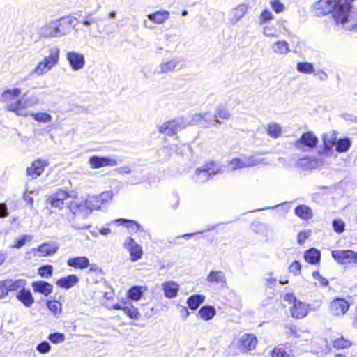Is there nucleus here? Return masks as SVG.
Listing matches in <instances>:
<instances>
[{
	"label": "nucleus",
	"mask_w": 357,
	"mask_h": 357,
	"mask_svg": "<svg viewBox=\"0 0 357 357\" xmlns=\"http://www.w3.org/2000/svg\"><path fill=\"white\" fill-rule=\"evenodd\" d=\"M354 0H319L314 6L317 15H326L333 11V17L337 24L347 30L357 26V9L351 11Z\"/></svg>",
	"instance_id": "f257e3e1"
},
{
	"label": "nucleus",
	"mask_w": 357,
	"mask_h": 357,
	"mask_svg": "<svg viewBox=\"0 0 357 357\" xmlns=\"http://www.w3.org/2000/svg\"><path fill=\"white\" fill-rule=\"evenodd\" d=\"M21 92L20 88L7 89L0 95V102L4 105L6 109L18 116L24 114L20 109L22 98H19Z\"/></svg>",
	"instance_id": "f03ea898"
},
{
	"label": "nucleus",
	"mask_w": 357,
	"mask_h": 357,
	"mask_svg": "<svg viewBox=\"0 0 357 357\" xmlns=\"http://www.w3.org/2000/svg\"><path fill=\"white\" fill-rule=\"evenodd\" d=\"M60 50L57 47L48 50L47 55L36 65L31 74L41 77L47 73L53 67L56 66L59 61Z\"/></svg>",
	"instance_id": "7ed1b4c3"
},
{
	"label": "nucleus",
	"mask_w": 357,
	"mask_h": 357,
	"mask_svg": "<svg viewBox=\"0 0 357 357\" xmlns=\"http://www.w3.org/2000/svg\"><path fill=\"white\" fill-rule=\"evenodd\" d=\"M221 167L213 162L206 163L198 167L193 176L194 180L197 183H203L211 178L213 176L221 172Z\"/></svg>",
	"instance_id": "20e7f679"
},
{
	"label": "nucleus",
	"mask_w": 357,
	"mask_h": 357,
	"mask_svg": "<svg viewBox=\"0 0 357 357\" xmlns=\"http://www.w3.org/2000/svg\"><path fill=\"white\" fill-rule=\"evenodd\" d=\"M68 208L73 214V225L77 229H84L88 227L86 225L79 226L77 224L76 219L78 218L86 219L90 215V211L86 208L84 202H78L77 200L66 202Z\"/></svg>",
	"instance_id": "39448f33"
},
{
	"label": "nucleus",
	"mask_w": 357,
	"mask_h": 357,
	"mask_svg": "<svg viewBox=\"0 0 357 357\" xmlns=\"http://www.w3.org/2000/svg\"><path fill=\"white\" fill-rule=\"evenodd\" d=\"M26 285L24 279H6L0 281V299L8 296L9 291H20Z\"/></svg>",
	"instance_id": "423d86ee"
},
{
	"label": "nucleus",
	"mask_w": 357,
	"mask_h": 357,
	"mask_svg": "<svg viewBox=\"0 0 357 357\" xmlns=\"http://www.w3.org/2000/svg\"><path fill=\"white\" fill-rule=\"evenodd\" d=\"M331 255L340 264L354 262L357 265V252L351 250H335L332 251Z\"/></svg>",
	"instance_id": "0eeeda50"
},
{
	"label": "nucleus",
	"mask_w": 357,
	"mask_h": 357,
	"mask_svg": "<svg viewBox=\"0 0 357 357\" xmlns=\"http://www.w3.org/2000/svg\"><path fill=\"white\" fill-rule=\"evenodd\" d=\"M319 139L312 132H306L294 142V146L299 150H304L305 147L313 149L317 146Z\"/></svg>",
	"instance_id": "6e6552de"
},
{
	"label": "nucleus",
	"mask_w": 357,
	"mask_h": 357,
	"mask_svg": "<svg viewBox=\"0 0 357 357\" xmlns=\"http://www.w3.org/2000/svg\"><path fill=\"white\" fill-rule=\"evenodd\" d=\"M261 162V160L253 157H244L241 159L234 158L228 164V168L231 171H235L238 169L252 167Z\"/></svg>",
	"instance_id": "1a4fd4ad"
},
{
	"label": "nucleus",
	"mask_w": 357,
	"mask_h": 357,
	"mask_svg": "<svg viewBox=\"0 0 357 357\" xmlns=\"http://www.w3.org/2000/svg\"><path fill=\"white\" fill-rule=\"evenodd\" d=\"M349 306V303L345 299L337 298L331 302L328 311L332 316L341 317L346 314Z\"/></svg>",
	"instance_id": "9d476101"
},
{
	"label": "nucleus",
	"mask_w": 357,
	"mask_h": 357,
	"mask_svg": "<svg viewBox=\"0 0 357 357\" xmlns=\"http://www.w3.org/2000/svg\"><path fill=\"white\" fill-rule=\"evenodd\" d=\"M185 126L183 124V121L177 119L165 122L161 126L159 127V132L160 133L173 136L176 134L177 131L184 128Z\"/></svg>",
	"instance_id": "9b49d317"
},
{
	"label": "nucleus",
	"mask_w": 357,
	"mask_h": 357,
	"mask_svg": "<svg viewBox=\"0 0 357 357\" xmlns=\"http://www.w3.org/2000/svg\"><path fill=\"white\" fill-rule=\"evenodd\" d=\"M56 22L61 37L70 33L71 29L78 24L79 21L74 17H66L56 20Z\"/></svg>",
	"instance_id": "f8f14e48"
},
{
	"label": "nucleus",
	"mask_w": 357,
	"mask_h": 357,
	"mask_svg": "<svg viewBox=\"0 0 357 357\" xmlns=\"http://www.w3.org/2000/svg\"><path fill=\"white\" fill-rule=\"evenodd\" d=\"M124 248L129 252L130 255V260L132 261H137L141 259L142 256V247L138 245L133 238L128 237L124 242Z\"/></svg>",
	"instance_id": "ddd939ff"
},
{
	"label": "nucleus",
	"mask_w": 357,
	"mask_h": 357,
	"mask_svg": "<svg viewBox=\"0 0 357 357\" xmlns=\"http://www.w3.org/2000/svg\"><path fill=\"white\" fill-rule=\"evenodd\" d=\"M180 59L172 58L162 62L154 70L156 74H168L179 68Z\"/></svg>",
	"instance_id": "4468645a"
},
{
	"label": "nucleus",
	"mask_w": 357,
	"mask_h": 357,
	"mask_svg": "<svg viewBox=\"0 0 357 357\" xmlns=\"http://www.w3.org/2000/svg\"><path fill=\"white\" fill-rule=\"evenodd\" d=\"M66 59L73 70L77 71L84 68L85 59L84 54L75 52H68L66 54Z\"/></svg>",
	"instance_id": "2eb2a0df"
},
{
	"label": "nucleus",
	"mask_w": 357,
	"mask_h": 357,
	"mask_svg": "<svg viewBox=\"0 0 357 357\" xmlns=\"http://www.w3.org/2000/svg\"><path fill=\"white\" fill-rule=\"evenodd\" d=\"M38 34L45 38L60 37L56 20H52L40 27Z\"/></svg>",
	"instance_id": "dca6fc26"
},
{
	"label": "nucleus",
	"mask_w": 357,
	"mask_h": 357,
	"mask_svg": "<svg viewBox=\"0 0 357 357\" xmlns=\"http://www.w3.org/2000/svg\"><path fill=\"white\" fill-rule=\"evenodd\" d=\"M89 163L92 168L98 169L102 167L115 166L117 165V161L111 158L92 156L89 158Z\"/></svg>",
	"instance_id": "f3484780"
},
{
	"label": "nucleus",
	"mask_w": 357,
	"mask_h": 357,
	"mask_svg": "<svg viewBox=\"0 0 357 357\" xmlns=\"http://www.w3.org/2000/svg\"><path fill=\"white\" fill-rule=\"evenodd\" d=\"M192 120L194 122L204 124L206 126L209 124L215 126L217 124H220L221 121L219 119H215L214 118V114L211 112H204V113H197L193 115Z\"/></svg>",
	"instance_id": "a211bd4d"
},
{
	"label": "nucleus",
	"mask_w": 357,
	"mask_h": 357,
	"mask_svg": "<svg viewBox=\"0 0 357 357\" xmlns=\"http://www.w3.org/2000/svg\"><path fill=\"white\" fill-rule=\"evenodd\" d=\"M337 140V133L334 130H331L322 135V141L324 144L323 152L328 155L329 152L333 151V147L335 145Z\"/></svg>",
	"instance_id": "6ab92c4d"
},
{
	"label": "nucleus",
	"mask_w": 357,
	"mask_h": 357,
	"mask_svg": "<svg viewBox=\"0 0 357 357\" xmlns=\"http://www.w3.org/2000/svg\"><path fill=\"white\" fill-rule=\"evenodd\" d=\"M48 165V162L45 160L38 159L35 160L31 167L26 169L27 175L32 178H36L40 176L44 172V168Z\"/></svg>",
	"instance_id": "aec40b11"
},
{
	"label": "nucleus",
	"mask_w": 357,
	"mask_h": 357,
	"mask_svg": "<svg viewBox=\"0 0 357 357\" xmlns=\"http://www.w3.org/2000/svg\"><path fill=\"white\" fill-rule=\"evenodd\" d=\"M322 160L317 158H302L298 160L296 165L303 169H314L322 165Z\"/></svg>",
	"instance_id": "412c9836"
},
{
	"label": "nucleus",
	"mask_w": 357,
	"mask_h": 357,
	"mask_svg": "<svg viewBox=\"0 0 357 357\" xmlns=\"http://www.w3.org/2000/svg\"><path fill=\"white\" fill-rule=\"evenodd\" d=\"M59 246L54 243H44L37 249H33L34 256L45 257L52 255L57 252Z\"/></svg>",
	"instance_id": "4be33fe9"
},
{
	"label": "nucleus",
	"mask_w": 357,
	"mask_h": 357,
	"mask_svg": "<svg viewBox=\"0 0 357 357\" xmlns=\"http://www.w3.org/2000/svg\"><path fill=\"white\" fill-rule=\"evenodd\" d=\"M68 194L67 192L59 190L57 192L52 195L48 198V202L52 207L61 209L66 204L64 201L68 198Z\"/></svg>",
	"instance_id": "5701e85b"
},
{
	"label": "nucleus",
	"mask_w": 357,
	"mask_h": 357,
	"mask_svg": "<svg viewBox=\"0 0 357 357\" xmlns=\"http://www.w3.org/2000/svg\"><path fill=\"white\" fill-rule=\"evenodd\" d=\"M248 9V7L245 4H240L233 8L229 13V24L235 25L247 13Z\"/></svg>",
	"instance_id": "b1692460"
},
{
	"label": "nucleus",
	"mask_w": 357,
	"mask_h": 357,
	"mask_svg": "<svg viewBox=\"0 0 357 357\" xmlns=\"http://www.w3.org/2000/svg\"><path fill=\"white\" fill-rule=\"evenodd\" d=\"M290 312L293 317L301 319L307 316L308 310L305 303L297 301L290 308Z\"/></svg>",
	"instance_id": "393cba45"
},
{
	"label": "nucleus",
	"mask_w": 357,
	"mask_h": 357,
	"mask_svg": "<svg viewBox=\"0 0 357 357\" xmlns=\"http://www.w3.org/2000/svg\"><path fill=\"white\" fill-rule=\"evenodd\" d=\"M16 298L26 307H31L34 303L31 291L26 289L25 287H23L17 293Z\"/></svg>",
	"instance_id": "a878e982"
},
{
	"label": "nucleus",
	"mask_w": 357,
	"mask_h": 357,
	"mask_svg": "<svg viewBox=\"0 0 357 357\" xmlns=\"http://www.w3.org/2000/svg\"><path fill=\"white\" fill-rule=\"evenodd\" d=\"M39 102H40L39 98L35 95H32L29 97H27L24 100L22 99L20 109L22 111V113H23L24 114H20V116H26L29 114L28 112L26 111V108L34 107V106L38 105Z\"/></svg>",
	"instance_id": "bb28decb"
},
{
	"label": "nucleus",
	"mask_w": 357,
	"mask_h": 357,
	"mask_svg": "<svg viewBox=\"0 0 357 357\" xmlns=\"http://www.w3.org/2000/svg\"><path fill=\"white\" fill-rule=\"evenodd\" d=\"M170 13L167 10H158L147 15L148 18L156 24L165 23L169 17Z\"/></svg>",
	"instance_id": "cd10ccee"
},
{
	"label": "nucleus",
	"mask_w": 357,
	"mask_h": 357,
	"mask_svg": "<svg viewBox=\"0 0 357 357\" xmlns=\"http://www.w3.org/2000/svg\"><path fill=\"white\" fill-rule=\"evenodd\" d=\"M272 51L280 55H286L290 52L289 45L285 40H278L271 46Z\"/></svg>",
	"instance_id": "c85d7f7f"
},
{
	"label": "nucleus",
	"mask_w": 357,
	"mask_h": 357,
	"mask_svg": "<svg viewBox=\"0 0 357 357\" xmlns=\"http://www.w3.org/2000/svg\"><path fill=\"white\" fill-rule=\"evenodd\" d=\"M34 291L47 296L52 292V285L45 281H37L32 283Z\"/></svg>",
	"instance_id": "c756f323"
},
{
	"label": "nucleus",
	"mask_w": 357,
	"mask_h": 357,
	"mask_svg": "<svg viewBox=\"0 0 357 357\" xmlns=\"http://www.w3.org/2000/svg\"><path fill=\"white\" fill-rule=\"evenodd\" d=\"M162 288L165 296L169 298L176 297L179 289L178 284L174 281H169L164 283L162 284Z\"/></svg>",
	"instance_id": "7c9ffc66"
},
{
	"label": "nucleus",
	"mask_w": 357,
	"mask_h": 357,
	"mask_svg": "<svg viewBox=\"0 0 357 357\" xmlns=\"http://www.w3.org/2000/svg\"><path fill=\"white\" fill-rule=\"evenodd\" d=\"M67 264L70 267L84 269L89 266V261L86 257H77L70 258L67 261Z\"/></svg>",
	"instance_id": "2f4dec72"
},
{
	"label": "nucleus",
	"mask_w": 357,
	"mask_h": 357,
	"mask_svg": "<svg viewBox=\"0 0 357 357\" xmlns=\"http://www.w3.org/2000/svg\"><path fill=\"white\" fill-rule=\"evenodd\" d=\"M257 344V337L252 334H245L241 338V345L243 349L252 350Z\"/></svg>",
	"instance_id": "473e14b6"
},
{
	"label": "nucleus",
	"mask_w": 357,
	"mask_h": 357,
	"mask_svg": "<svg viewBox=\"0 0 357 357\" xmlns=\"http://www.w3.org/2000/svg\"><path fill=\"white\" fill-rule=\"evenodd\" d=\"M79 282V278L75 275H69L61 278L56 282V284L61 288L70 289Z\"/></svg>",
	"instance_id": "72a5a7b5"
},
{
	"label": "nucleus",
	"mask_w": 357,
	"mask_h": 357,
	"mask_svg": "<svg viewBox=\"0 0 357 357\" xmlns=\"http://www.w3.org/2000/svg\"><path fill=\"white\" fill-rule=\"evenodd\" d=\"M206 280L216 284H225L227 281L225 273L221 271H211L206 277Z\"/></svg>",
	"instance_id": "f704fd0d"
},
{
	"label": "nucleus",
	"mask_w": 357,
	"mask_h": 357,
	"mask_svg": "<svg viewBox=\"0 0 357 357\" xmlns=\"http://www.w3.org/2000/svg\"><path fill=\"white\" fill-rule=\"evenodd\" d=\"M266 130L267 134L273 138H278L282 134V129L280 124L271 122L266 126Z\"/></svg>",
	"instance_id": "c9c22d12"
},
{
	"label": "nucleus",
	"mask_w": 357,
	"mask_h": 357,
	"mask_svg": "<svg viewBox=\"0 0 357 357\" xmlns=\"http://www.w3.org/2000/svg\"><path fill=\"white\" fill-rule=\"evenodd\" d=\"M84 204L86 208L90 211V214L93 210H98L102 205V201L99 199L98 196H88Z\"/></svg>",
	"instance_id": "e433bc0d"
},
{
	"label": "nucleus",
	"mask_w": 357,
	"mask_h": 357,
	"mask_svg": "<svg viewBox=\"0 0 357 357\" xmlns=\"http://www.w3.org/2000/svg\"><path fill=\"white\" fill-rule=\"evenodd\" d=\"M231 114L226 106L219 105L215 112L214 118L215 119L228 120L231 118Z\"/></svg>",
	"instance_id": "4c0bfd02"
},
{
	"label": "nucleus",
	"mask_w": 357,
	"mask_h": 357,
	"mask_svg": "<svg viewBox=\"0 0 357 357\" xmlns=\"http://www.w3.org/2000/svg\"><path fill=\"white\" fill-rule=\"evenodd\" d=\"M305 260L312 264L318 263L320 260V252L315 248H311L305 253Z\"/></svg>",
	"instance_id": "58836bf2"
},
{
	"label": "nucleus",
	"mask_w": 357,
	"mask_h": 357,
	"mask_svg": "<svg viewBox=\"0 0 357 357\" xmlns=\"http://www.w3.org/2000/svg\"><path fill=\"white\" fill-rule=\"evenodd\" d=\"M295 214L303 220L312 218V212L310 207L305 205H301L295 208Z\"/></svg>",
	"instance_id": "ea45409f"
},
{
	"label": "nucleus",
	"mask_w": 357,
	"mask_h": 357,
	"mask_svg": "<svg viewBox=\"0 0 357 357\" xmlns=\"http://www.w3.org/2000/svg\"><path fill=\"white\" fill-rule=\"evenodd\" d=\"M352 342L350 340L344 338L343 336L336 338L333 341V346L337 349H344L351 347Z\"/></svg>",
	"instance_id": "a19ab883"
},
{
	"label": "nucleus",
	"mask_w": 357,
	"mask_h": 357,
	"mask_svg": "<svg viewBox=\"0 0 357 357\" xmlns=\"http://www.w3.org/2000/svg\"><path fill=\"white\" fill-rule=\"evenodd\" d=\"M205 296L203 295H194L188 298L187 303L191 310H196L204 301Z\"/></svg>",
	"instance_id": "79ce46f5"
},
{
	"label": "nucleus",
	"mask_w": 357,
	"mask_h": 357,
	"mask_svg": "<svg viewBox=\"0 0 357 357\" xmlns=\"http://www.w3.org/2000/svg\"><path fill=\"white\" fill-rule=\"evenodd\" d=\"M199 314L202 319L208 321L215 315V310L212 306H204L199 310Z\"/></svg>",
	"instance_id": "37998d69"
},
{
	"label": "nucleus",
	"mask_w": 357,
	"mask_h": 357,
	"mask_svg": "<svg viewBox=\"0 0 357 357\" xmlns=\"http://www.w3.org/2000/svg\"><path fill=\"white\" fill-rule=\"evenodd\" d=\"M351 144V141L348 138L337 139L335 150L339 153L347 152L350 149Z\"/></svg>",
	"instance_id": "c03bdc74"
},
{
	"label": "nucleus",
	"mask_w": 357,
	"mask_h": 357,
	"mask_svg": "<svg viewBox=\"0 0 357 357\" xmlns=\"http://www.w3.org/2000/svg\"><path fill=\"white\" fill-rule=\"evenodd\" d=\"M123 312L130 319H138L139 317V312L137 308H135L130 303H124Z\"/></svg>",
	"instance_id": "a18cd8bd"
},
{
	"label": "nucleus",
	"mask_w": 357,
	"mask_h": 357,
	"mask_svg": "<svg viewBox=\"0 0 357 357\" xmlns=\"http://www.w3.org/2000/svg\"><path fill=\"white\" fill-rule=\"evenodd\" d=\"M30 115L38 122L47 123L52 121V116L45 112L31 113Z\"/></svg>",
	"instance_id": "49530a36"
},
{
	"label": "nucleus",
	"mask_w": 357,
	"mask_h": 357,
	"mask_svg": "<svg viewBox=\"0 0 357 357\" xmlns=\"http://www.w3.org/2000/svg\"><path fill=\"white\" fill-rule=\"evenodd\" d=\"M296 69L298 71L305 74H311L314 72V68L313 64L308 62L298 63L296 66Z\"/></svg>",
	"instance_id": "de8ad7c7"
},
{
	"label": "nucleus",
	"mask_w": 357,
	"mask_h": 357,
	"mask_svg": "<svg viewBox=\"0 0 357 357\" xmlns=\"http://www.w3.org/2000/svg\"><path fill=\"white\" fill-rule=\"evenodd\" d=\"M262 33L264 36L272 38L278 37L279 33L278 29L271 24H267L263 27Z\"/></svg>",
	"instance_id": "09e8293b"
},
{
	"label": "nucleus",
	"mask_w": 357,
	"mask_h": 357,
	"mask_svg": "<svg viewBox=\"0 0 357 357\" xmlns=\"http://www.w3.org/2000/svg\"><path fill=\"white\" fill-rule=\"evenodd\" d=\"M61 304L56 301H49L47 303V307L51 311L54 316L59 317V315L61 313Z\"/></svg>",
	"instance_id": "8fccbe9b"
},
{
	"label": "nucleus",
	"mask_w": 357,
	"mask_h": 357,
	"mask_svg": "<svg viewBox=\"0 0 357 357\" xmlns=\"http://www.w3.org/2000/svg\"><path fill=\"white\" fill-rule=\"evenodd\" d=\"M128 298L134 300L139 301L142 296V290L141 287L135 286L132 287L128 293Z\"/></svg>",
	"instance_id": "3c124183"
},
{
	"label": "nucleus",
	"mask_w": 357,
	"mask_h": 357,
	"mask_svg": "<svg viewBox=\"0 0 357 357\" xmlns=\"http://www.w3.org/2000/svg\"><path fill=\"white\" fill-rule=\"evenodd\" d=\"M116 222H120L121 225L125 224L127 228L132 229V231H138L141 228V225L133 220H129L126 219H118L115 220Z\"/></svg>",
	"instance_id": "603ef678"
},
{
	"label": "nucleus",
	"mask_w": 357,
	"mask_h": 357,
	"mask_svg": "<svg viewBox=\"0 0 357 357\" xmlns=\"http://www.w3.org/2000/svg\"><path fill=\"white\" fill-rule=\"evenodd\" d=\"M48 340L53 344H61L65 341V335L61 333H53L49 335Z\"/></svg>",
	"instance_id": "864d4df0"
},
{
	"label": "nucleus",
	"mask_w": 357,
	"mask_h": 357,
	"mask_svg": "<svg viewBox=\"0 0 357 357\" xmlns=\"http://www.w3.org/2000/svg\"><path fill=\"white\" fill-rule=\"evenodd\" d=\"M32 240V236L29 235H24L20 238H17L15 241V244L12 246L14 248H20L24 246L27 242Z\"/></svg>",
	"instance_id": "5fc2aeb1"
},
{
	"label": "nucleus",
	"mask_w": 357,
	"mask_h": 357,
	"mask_svg": "<svg viewBox=\"0 0 357 357\" xmlns=\"http://www.w3.org/2000/svg\"><path fill=\"white\" fill-rule=\"evenodd\" d=\"M273 19V15L269 10H264L259 17V24L262 25L266 22Z\"/></svg>",
	"instance_id": "6e6d98bb"
},
{
	"label": "nucleus",
	"mask_w": 357,
	"mask_h": 357,
	"mask_svg": "<svg viewBox=\"0 0 357 357\" xmlns=\"http://www.w3.org/2000/svg\"><path fill=\"white\" fill-rule=\"evenodd\" d=\"M272 357H296L293 354H288L284 349L278 347L272 351Z\"/></svg>",
	"instance_id": "4d7b16f0"
},
{
	"label": "nucleus",
	"mask_w": 357,
	"mask_h": 357,
	"mask_svg": "<svg viewBox=\"0 0 357 357\" xmlns=\"http://www.w3.org/2000/svg\"><path fill=\"white\" fill-rule=\"evenodd\" d=\"M53 268L52 266H43L39 268L38 273L41 277L49 278L52 274Z\"/></svg>",
	"instance_id": "13d9d810"
},
{
	"label": "nucleus",
	"mask_w": 357,
	"mask_h": 357,
	"mask_svg": "<svg viewBox=\"0 0 357 357\" xmlns=\"http://www.w3.org/2000/svg\"><path fill=\"white\" fill-rule=\"evenodd\" d=\"M270 4L272 9L277 13H282L284 10V5L279 0H272Z\"/></svg>",
	"instance_id": "bf43d9fd"
},
{
	"label": "nucleus",
	"mask_w": 357,
	"mask_h": 357,
	"mask_svg": "<svg viewBox=\"0 0 357 357\" xmlns=\"http://www.w3.org/2000/svg\"><path fill=\"white\" fill-rule=\"evenodd\" d=\"M333 227L335 232L341 234L344 231L345 224L342 220H334L333 221Z\"/></svg>",
	"instance_id": "052dcab7"
},
{
	"label": "nucleus",
	"mask_w": 357,
	"mask_h": 357,
	"mask_svg": "<svg viewBox=\"0 0 357 357\" xmlns=\"http://www.w3.org/2000/svg\"><path fill=\"white\" fill-rule=\"evenodd\" d=\"M51 349V346L50 344L46 342V341H44L41 343H40L37 347H36V350L40 353V354H46V353H48Z\"/></svg>",
	"instance_id": "680f3d73"
},
{
	"label": "nucleus",
	"mask_w": 357,
	"mask_h": 357,
	"mask_svg": "<svg viewBox=\"0 0 357 357\" xmlns=\"http://www.w3.org/2000/svg\"><path fill=\"white\" fill-rule=\"evenodd\" d=\"M301 266L297 261H294L289 267V272L297 275L300 273Z\"/></svg>",
	"instance_id": "e2e57ef3"
},
{
	"label": "nucleus",
	"mask_w": 357,
	"mask_h": 357,
	"mask_svg": "<svg viewBox=\"0 0 357 357\" xmlns=\"http://www.w3.org/2000/svg\"><path fill=\"white\" fill-rule=\"evenodd\" d=\"M99 199L102 201V204L104 202H107L112 199L113 194L111 192H105L98 196Z\"/></svg>",
	"instance_id": "0e129e2a"
},
{
	"label": "nucleus",
	"mask_w": 357,
	"mask_h": 357,
	"mask_svg": "<svg viewBox=\"0 0 357 357\" xmlns=\"http://www.w3.org/2000/svg\"><path fill=\"white\" fill-rule=\"evenodd\" d=\"M310 233V231H301L298 235V242L300 244H303L309 237Z\"/></svg>",
	"instance_id": "69168bd1"
},
{
	"label": "nucleus",
	"mask_w": 357,
	"mask_h": 357,
	"mask_svg": "<svg viewBox=\"0 0 357 357\" xmlns=\"http://www.w3.org/2000/svg\"><path fill=\"white\" fill-rule=\"evenodd\" d=\"M284 300L285 301H288L289 303H293V305L294 304L295 302L298 301L292 294H285L284 296Z\"/></svg>",
	"instance_id": "338daca9"
},
{
	"label": "nucleus",
	"mask_w": 357,
	"mask_h": 357,
	"mask_svg": "<svg viewBox=\"0 0 357 357\" xmlns=\"http://www.w3.org/2000/svg\"><path fill=\"white\" fill-rule=\"evenodd\" d=\"M8 215L7 213V207L6 204H0V216L5 217Z\"/></svg>",
	"instance_id": "774afa93"
}]
</instances>
